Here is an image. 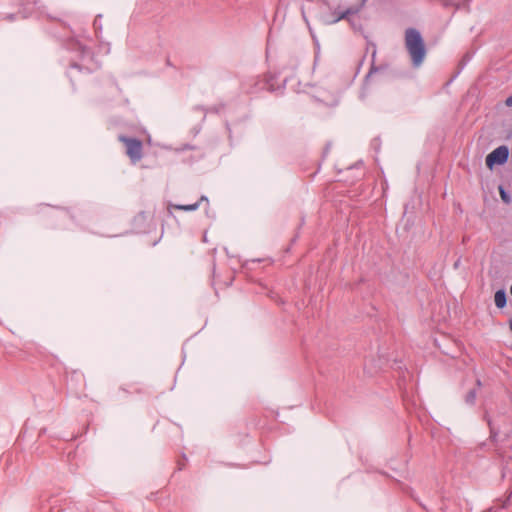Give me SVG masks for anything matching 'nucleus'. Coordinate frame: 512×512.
Returning <instances> with one entry per match:
<instances>
[{"instance_id":"f257e3e1","label":"nucleus","mask_w":512,"mask_h":512,"mask_svg":"<svg viewBox=\"0 0 512 512\" xmlns=\"http://www.w3.org/2000/svg\"><path fill=\"white\" fill-rule=\"evenodd\" d=\"M405 47L409 53L413 66L419 67L422 64L427 51L422 35L417 29H406Z\"/></svg>"},{"instance_id":"f03ea898","label":"nucleus","mask_w":512,"mask_h":512,"mask_svg":"<svg viewBox=\"0 0 512 512\" xmlns=\"http://www.w3.org/2000/svg\"><path fill=\"white\" fill-rule=\"evenodd\" d=\"M119 141L125 145L126 154L130 158L132 163H136L141 160L143 156V144L141 140L137 138H131L124 135H120Z\"/></svg>"},{"instance_id":"7ed1b4c3","label":"nucleus","mask_w":512,"mask_h":512,"mask_svg":"<svg viewBox=\"0 0 512 512\" xmlns=\"http://www.w3.org/2000/svg\"><path fill=\"white\" fill-rule=\"evenodd\" d=\"M509 157V149L507 146H499L489 153L486 157V165L492 168L495 164H504Z\"/></svg>"},{"instance_id":"20e7f679","label":"nucleus","mask_w":512,"mask_h":512,"mask_svg":"<svg viewBox=\"0 0 512 512\" xmlns=\"http://www.w3.org/2000/svg\"><path fill=\"white\" fill-rule=\"evenodd\" d=\"M366 2L367 0H361L359 4L352 5L350 7L343 9L341 17H344V20H346L351 26H354L353 17L362 11Z\"/></svg>"},{"instance_id":"39448f33","label":"nucleus","mask_w":512,"mask_h":512,"mask_svg":"<svg viewBox=\"0 0 512 512\" xmlns=\"http://www.w3.org/2000/svg\"><path fill=\"white\" fill-rule=\"evenodd\" d=\"M205 201L208 203V199L206 196H201L199 198V200H197L195 203L193 204H187V205H182V204H171L169 206V208H174L176 210H181V211H187V212H190V211H195L199 208L200 204Z\"/></svg>"},{"instance_id":"423d86ee","label":"nucleus","mask_w":512,"mask_h":512,"mask_svg":"<svg viewBox=\"0 0 512 512\" xmlns=\"http://www.w3.org/2000/svg\"><path fill=\"white\" fill-rule=\"evenodd\" d=\"M342 10L343 9H340V7H337L334 10H332L329 14V18L326 20V23L332 25L338 23L341 20H344V17H341Z\"/></svg>"},{"instance_id":"0eeeda50","label":"nucleus","mask_w":512,"mask_h":512,"mask_svg":"<svg viewBox=\"0 0 512 512\" xmlns=\"http://www.w3.org/2000/svg\"><path fill=\"white\" fill-rule=\"evenodd\" d=\"M495 305L498 308H504L507 303L506 292L504 290H498L494 296Z\"/></svg>"},{"instance_id":"6e6552de","label":"nucleus","mask_w":512,"mask_h":512,"mask_svg":"<svg viewBox=\"0 0 512 512\" xmlns=\"http://www.w3.org/2000/svg\"><path fill=\"white\" fill-rule=\"evenodd\" d=\"M74 72H80V73L85 72L87 74L90 72V70L88 68L81 67L77 63H72L70 66V70L68 71V76L70 77L72 82H73V78H74Z\"/></svg>"},{"instance_id":"1a4fd4ad","label":"nucleus","mask_w":512,"mask_h":512,"mask_svg":"<svg viewBox=\"0 0 512 512\" xmlns=\"http://www.w3.org/2000/svg\"><path fill=\"white\" fill-rule=\"evenodd\" d=\"M477 389H471L464 397L465 403L468 405H474L477 398Z\"/></svg>"},{"instance_id":"9d476101","label":"nucleus","mask_w":512,"mask_h":512,"mask_svg":"<svg viewBox=\"0 0 512 512\" xmlns=\"http://www.w3.org/2000/svg\"><path fill=\"white\" fill-rule=\"evenodd\" d=\"M499 194L504 203H506V204L511 203V197L503 186H499Z\"/></svg>"},{"instance_id":"9b49d317","label":"nucleus","mask_w":512,"mask_h":512,"mask_svg":"<svg viewBox=\"0 0 512 512\" xmlns=\"http://www.w3.org/2000/svg\"><path fill=\"white\" fill-rule=\"evenodd\" d=\"M381 68L380 67H376L374 64H372L367 76H366V79H369L374 73L378 72Z\"/></svg>"},{"instance_id":"f8f14e48","label":"nucleus","mask_w":512,"mask_h":512,"mask_svg":"<svg viewBox=\"0 0 512 512\" xmlns=\"http://www.w3.org/2000/svg\"><path fill=\"white\" fill-rule=\"evenodd\" d=\"M505 105L507 107H512V94L509 97L506 98Z\"/></svg>"},{"instance_id":"ddd939ff","label":"nucleus","mask_w":512,"mask_h":512,"mask_svg":"<svg viewBox=\"0 0 512 512\" xmlns=\"http://www.w3.org/2000/svg\"><path fill=\"white\" fill-rule=\"evenodd\" d=\"M82 54H88L90 50L87 47H81Z\"/></svg>"},{"instance_id":"4468645a","label":"nucleus","mask_w":512,"mask_h":512,"mask_svg":"<svg viewBox=\"0 0 512 512\" xmlns=\"http://www.w3.org/2000/svg\"><path fill=\"white\" fill-rule=\"evenodd\" d=\"M476 386H477V388H476L477 390L482 386V382L480 379L476 380Z\"/></svg>"},{"instance_id":"2eb2a0df","label":"nucleus","mask_w":512,"mask_h":512,"mask_svg":"<svg viewBox=\"0 0 512 512\" xmlns=\"http://www.w3.org/2000/svg\"><path fill=\"white\" fill-rule=\"evenodd\" d=\"M510 329L512 331V320L510 321Z\"/></svg>"}]
</instances>
